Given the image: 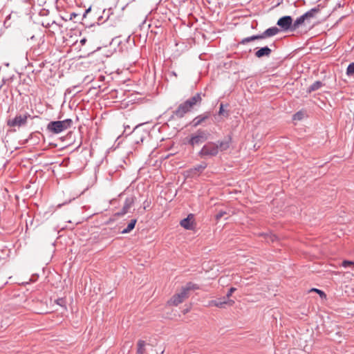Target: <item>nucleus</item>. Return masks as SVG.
Instances as JSON below:
<instances>
[{"label": "nucleus", "mask_w": 354, "mask_h": 354, "mask_svg": "<svg viewBox=\"0 0 354 354\" xmlns=\"http://www.w3.org/2000/svg\"><path fill=\"white\" fill-rule=\"evenodd\" d=\"M230 138H226L223 140L218 141L216 143L209 142L202 147L198 155L201 158L216 156L219 151L228 149L230 146Z\"/></svg>", "instance_id": "obj_1"}, {"label": "nucleus", "mask_w": 354, "mask_h": 354, "mask_svg": "<svg viewBox=\"0 0 354 354\" xmlns=\"http://www.w3.org/2000/svg\"><path fill=\"white\" fill-rule=\"evenodd\" d=\"M201 101L202 97L201 93H196L183 103H181L173 112L172 116H175L178 118H183L187 113L189 112L195 105L200 104Z\"/></svg>", "instance_id": "obj_2"}, {"label": "nucleus", "mask_w": 354, "mask_h": 354, "mask_svg": "<svg viewBox=\"0 0 354 354\" xmlns=\"http://www.w3.org/2000/svg\"><path fill=\"white\" fill-rule=\"evenodd\" d=\"M320 11L319 6L312 8L309 11L304 13L303 15L298 17L294 22H292V30H295L306 22L310 23V20L315 17L316 15Z\"/></svg>", "instance_id": "obj_3"}, {"label": "nucleus", "mask_w": 354, "mask_h": 354, "mask_svg": "<svg viewBox=\"0 0 354 354\" xmlns=\"http://www.w3.org/2000/svg\"><path fill=\"white\" fill-rule=\"evenodd\" d=\"M72 120L71 119L62 121H53L48 124L47 130L51 133L57 134L70 128Z\"/></svg>", "instance_id": "obj_4"}, {"label": "nucleus", "mask_w": 354, "mask_h": 354, "mask_svg": "<svg viewBox=\"0 0 354 354\" xmlns=\"http://www.w3.org/2000/svg\"><path fill=\"white\" fill-rule=\"evenodd\" d=\"M209 136L210 133L207 130L198 129L191 135L188 143L192 147L201 145L207 140Z\"/></svg>", "instance_id": "obj_5"}, {"label": "nucleus", "mask_w": 354, "mask_h": 354, "mask_svg": "<svg viewBox=\"0 0 354 354\" xmlns=\"http://www.w3.org/2000/svg\"><path fill=\"white\" fill-rule=\"evenodd\" d=\"M30 118V115L28 113L17 115L13 119L8 121V125L10 127H21L27 123L28 118Z\"/></svg>", "instance_id": "obj_6"}, {"label": "nucleus", "mask_w": 354, "mask_h": 354, "mask_svg": "<svg viewBox=\"0 0 354 354\" xmlns=\"http://www.w3.org/2000/svg\"><path fill=\"white\" fill-rule=\"evenodd\" d=\"M189 297V293L185 289L184 287H182L180 289V291L179 292H176L169 301V304L174 305V306H178V304H181L184 301L185 299H186Z\"/></svg>", "instance_id": "obj_7"}, {"label": "nucleus", "mask_w": 354, "mask_h": 354, "mask_svg": "<svg viewBox=\"0 0 354 354\" xmlns=\"http://www.w3.org/2000/svg\"><path fill=\"white\" fill-rule=\"evenodd\" d=\"M277 24L281 28L282 30L286 31L288 30H292V18L290 16H284L279 19Z\"/></svg>", "instance_id": "obj_8"}, {"label": "nucleus", "mask_w": 354, "mask_h": 354, "mask_svg": "<svg viewBox=\"0 0 354 354\" xmlns=\"http://www.w3.org/2000/svg\"><path fill=\"white\" fill-rule=\"evenodd\" d=\"M194 215L189 214L187 218L180 221V225L186 230H192L194 227Z\"/></svg>", "instance_id": "obj_9"}, {"label": "nucleus", "mask_w": 354, "mask_h": 354, "mask_svg": "<svg viewBox=\"0 0 354 354\" xmlns=\"http://www.w3.org/2000/svg\"><path fill=\"white\" fill-rule=\"evenodd\" d=\"M134 203V198L133 197H128L125 199L124 205L122 207L121 212H118L117 214L119 216H123L127 214L130 208Z\"/></svg>", "instance_id": "obj_10"}, {"label": "nucleus", "mask_w": 354, "mask_h": 354, "mask_svg": "<svg viewBox=\"0 0 354 354\" xmlns=\"http://www.w3.org/2000/svg\"><path fill=\"white\" fill-rule=\"evenodd\" d=\"M279 32V29L277 27H271L266 29L262 34L261 35V39H265L266 37H270L277 35Z\"/></svg>", "instance_id": "obj_11"}, {"label": "nucleus", "mask_w": 354, "mask_h": 354, "mask_svg": "<svg viewBox=\"0 0 354 354\" xmlns=\"http://www.w3.org/2000/svg\"><path fill=\"white\" fill-rule=\"evenodd\" d=\"M209 118V113H205L204 114L196 116L193 121L192 122V126L194 127H198L203 122H205L207 119Z\"/></svg>", "instance_id": "obj_12"}, {"label": "nucleus", "mask_w": 354, "mask_h": 354, "mask_svg": "<svg viewBox=\"0 0 354 354\" xmlns=\"http://www.w3.org/2000/svg\"><path fill=\"white\" fill-rule=\"evenodd\" d=\"M271 49L268 46L263 47L255 52V56L258 58L269 57L271 54Z\"/></svg>", "instance_id": "obj_13"}, {"label": "nucleus", "mask_w": 354, "mask_h": 354, "mask_svg": "<svg viewBox=\"0 0 354 354\" xmlns=\"http://www.w3.org/2000/svg\"><path fill=\"white\" fill-rule=\"evenodd\" d=\"M147 344L144 340H139L138 342L137 346V353L138 354H144L146 352V346Z\"/></svg>", "instance_id": "obj_14"}, {"label": "nucleus", "mask_w": 354, "mask_h": 354, "mask_svg": "<svg viewBox=\"0 0 354 354\" xmlns=\"http://www.w3.org/2000/svg\"><path fill=\"white\" fill-rule=\"evenodd\" d=\"M323 86V83L321 81H316L308 88V92L311 93L319 89Z\"/></svg>", "instance_id": "obj_15"}, {"label": "nucleus", "mask_w": 354, "mask_h": 354, "mask_svg": "<svg viewBox=\"0 0 354 354\" xmlns=\"http://www.w3.org/2000/svg\"><path fill=\"white\" fill-rule=\"evenodd\" d=\"M136 222H137L136 219L131 220V221L128 224L127 227L122 231V233L127 234V233L130 232L135 227Z\"/></svg>", "instance_id": "obj_16"}, {"label": "nucleus", "mask_w": 354, "mask_h": 354, "mask_svg": "<svg viewBox=\"0 0 354 354\" xmlns=\"http://www.w3.org/2000/svg\"><path fill=\"white\" fill-rule=\"evenodd\" d=\"M227 303H230L231 304L233 303L232 300L227 301L225 298L223 299V301L221 300H215L212 301L211 302L212 305H214L216 307L222 308L223 307L224 304H226Z\"/></svg>", "instance_id": "obj_17"}, {"label": "nucleus", "mask_w": 354, "mask_h": 354, "mask_svg": "<svg viewBox=\"0 0 354 354\" xmlns=\"http://www.w3.org/2000/svg\"><path fill=\"white\" fill-rule=\"evenodd\" d=\"M257 39H261V35H252L251 37H245L241 40L240 44H245L248 42L257 40Z\"/></svg>", "instance_id": "obj_18"}, {"label": "nucleus", "mask_w": 354, "mask_h": 354, "mask_svg": "<svg viewBox=\"0 0 354 354\" xmlns=\"http://www.w3.org/2000/svg\"><path fill=\"white\" fill-rule=\"evenodd\" d=\"M185 288V289H186V290L187 291V292L189 293V292L190 290H197L199 288V287L198 286V285L195 284V283H193L192 282H189L187 283L185 286H183Z\"/></svg>", "instance_id": "obj_19"}, {"label": "nucleus", "mask_w": 354, "mask_h": 354, "mask_svg": "<svg viewBox=\"0 0 354 354\" xmlns=\"http://www.w3.org/2000/svg\"><path fill=\"white\" fill-rule=\"evenodd\" d=\"M164 349L162 346H156L155 348H151L148 354H163Z\"/></svg>", "instance_id": "obj_20"}, {"label": "nucleus", "mask_w": 354, "mask_h": 354, "mask_svg": "<svg viewBox=\"0 0 354 354\" xmlns=\"http://www.w3.org/2000/svg\"><path fill=\"white\" fill-rule=\"evenodd\" d=\"M218 115L225 118H227L229 115L228 111L224 109V105L223 103L220 104Z\"/></svg>", "instance_id": "obj_21"}, {"label": "nucleus", "mask_w": 354, "mask_h": 354, "mask_svg": "<svg viewBox=\"0 0 354 354\" xmlns=\"http://www.w3.org/2000/svg\"><path fill=\"white\" fill-rule=\"evenodd\" d=\"M346 74L348 75H352L354 74V62L351 63L348 67H347V70H346Z\"/></svg>", "instance_id": "obj_22"}, {"label": "nucleus", "mask_w": 354, "mask_h": 354, "mask_svg": "<svg viewBox=\"0 0 354 354\" xmlns=\"http://www.w3.org/2000/svg\"><path fill=\"white\" fill-rule=\"evenodd\" d=\"M56 303L62 307L66 308V300L63 298H59L56 300Z\"/></svg>", "instance_id": "obj_23"}, {"label": "nucleus", "mask_w": 354, "mask_h": 354, "mask_svg": "<svg viewBox=\"0 0 354 354\" xmlns=\"http://www.w3.org/2000/svg\"><path fill=\"white\" fill-rule=\"evenodd\" d=\"M225 214H227V212L225 211H220L218 212L216 215L215 216L216 220L219 221L222 217H223Z\"/></svg>", "instance_id": "obj_24"}, {"label": "nucleus", "mask_w": 354, "mask_h": 354, "mask_svg": "<svg viewBox=\"0 0 354 354\" xmlns=\"http://www.w3.org/2000/svg\"><path fill=\"white\" fill-rule=\"evenodd\" d=\"M207 167V165L205 163H203L201 165H198L194 168L195 170H197L198 171H202L204 170Z\"/></svg>", "instance_id": "obj_25"}, {"label": "nucleus", "mask_w": 354, "mask_h": 354, "mask_svg": "<svg viewBox=\"0 0 354 354\" xmlns=\"http://www.w3.org/2000/svg\"><path fill=\"white\" fill-rule=\"evenodd\" d=\"M303 113L298 112L293 115V120H301L302 118Z\"/></svg>", "instance_id": "obj_26"}, {"label": "nucleus", "mask_w": 354, "mask_h": 354, "mask_svg": "<svg viewBox=\"0 0 354 354\" xmlns=\"http://www.w3.org/2000/svg\"><path fill=\"white\" fill-rule=\"evenodd\" d=\"M236 290V288H231L229 290H228V292L227 293V297L229 298L232 295V293Z\"/></svg>", "instance_id": "obj_27"}, {"label": "nucleus", "mask_w": 354, "mask_h": 354, "mask_svg": "<svg viewBox=\"0 0 354 354\" xmlns=\"http://www.w3.org/2000/svg\"><path fill=\"white\" fill-rule=\"evenodd\" d=\"M312 291H315V292H316V293H319L321 297H322V296L325 297L326 296V295L324 293V292L320 290H318V289H316V288H313Z\"/></svg>", "instance_id": "obj_28"}, {"label": "nucleus", "mask_w": 354, "mask_h": 354, "mask_svg": "<svg viewBox=\"0 0 354 354\" xmlns=\"http://www.w3.org/2000/svg\"><path fill=\"white\" fill-rule=\"evenodd\" d=\"M5 252H6V251H4L3 250H0V259H3V257L2 254H4Z\"/></svg>", "instance_id": "obj_29"}, {"label": "nucleus", "mask_w": 354, "mask_h": 354, "mask_svg": "<svg viewBox=\"0 0 354 354\" xmlns=\"http://www.w3.org/2000/svg\"><path fill=\"white\" fill-rule=\"evenodd\" d=\"M268 237L270 238L272 241H273L274 239L276 238L274 235H268Z\"/></svg>", "instance_id": "obj_30"}, {"label": "nucleus", "mask_w": 354, "mask_h": 354, "mask_svg": "<svg viewBox=\"0 0 354 354\" xmlns=\"http://www.w3.org/2000/svg\"><path fill=\"white\" fill-rule=\"evenodd\" d=\"M86 39L85 38L82 39L80 40V43H81L82 45H83V44H84L86 43Z\"/></svg>", "instance_id": "obj_31"}]
</instances>
